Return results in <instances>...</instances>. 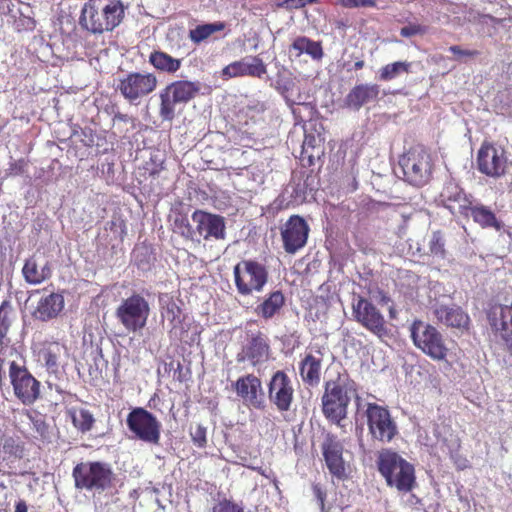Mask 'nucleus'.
Here are the masks:
<instances>
[{
    "instance_id": "f257e3e1",
    "label": "nucleus",
    "mask_w": 512,
    "mask_h": 512,
    "mask_svg": "<svg viewBox=\"0 0 512 512\" xmlns=\"http://www.w3.org/2000/svg\"><path fill=\"white\" fill-rule=\"evenodd\" d=\"M126 9L122 0H88L82 7L79 23L92 34L112 32L123 22Z\"/></svg>"
},
{
    "instance_id": "f03ea898",
    "label": "nucleus",
    "mask_w": 512,
    "mask_h": 512,
    "mask_svg": "<svg viewBox=\"0 0 512 512\" xmlns=\"http://www.w3.org/2000/svg\"><path fill=\"white\" fill-rule=\"evenodd\" d=\"M377 468L387 486L409 493L417 485L415 467L392 449H383L377 457Z\"/></svg>"
},
{
    "instance_id": "7ed1b4c3",
    "label": "nucleus",
    "mask_w": 512,
    "mask_h": 512,
    "mask_svg": "<svg viewBox=\"0 0 512 512\" xmlns=\"http://www.w3.org/2000/svg\"><path fill=\"white\" fill-rule=\"evenodd\" d=\"M357 393V386L348 374H339L335 380L325 382L322 395V412L330 422L341 426L347 417L351 394Z\"/></svg>"
},
{
    "instance_id": "20e7f679",
    "label": "nucleus",
    "mask_w": 512,
    "mask_h": 512,
    "mask_svg": "<svg viewBox=\"0 0 512 512\" xmlns=\"http://www.w3.org/2000/svg\"><path fill=\"white\" fill-rule=\"evenodd\" d=\"M8 378L15 398L24 406H31L41 398V382L30 372L26 360L8 361Z\"/></svg>"
},
{
    "instance_id": "39448f33",
    "label": "nucleus",
    "mask_w": 512,
    "mask_h": 512,
    "mask_svg": "<svg viewBox=\"0 0 512 512\" xmlns=\"http://www.w3.org/2000/svg\"><path fill=\"white\" fill-rule=\"evenodd\" d=\"M74 485L79 490L102 493L113 486L114 473L107 463L87 461L78 463L72 471Z\"/></svg>"
},
{
    "instance_id": "423d86ee",
    "label": "nucleus",
    "mask_w": 512,
    "mask_h": 512,
    "mask_svg": "<svg viewBox=\"0 0 512 512\" xmlns=\"http://www.w3.org/2000/svg\"><path fill=\"white\" fill-rule=\"evenodd\" d=\"M200 83L190 80H175L159 93V116L163 121L172 122L176 115V105L186 104L200 92Z\"/></svg>"
},
{
    "instance_id": "0eeeda50",
    "label": "nucleus",
    "mask_w": 512,
    "mask_h": 512,
    "mask_svg": "<svg viewBox=\"0 0 512 512\" xmlns=\"http://www.w3.org/2000/svg\"><path fill=\"white\" fill-rule=\"evenodd\" d=\"M234 284L241 296L261 293L268 283L267 267L255 259H243L233 268Z\"/></svg>"
},
{
    "instance_id": "6e6552de",
    "label": "nucleus",
    "mask_w": 512,
    "mask_h": 512,
    "mask_svg": "<svg viewBox=\"0 0 512 512\" xmlns=\"http://www.w3.org/2000/svg\"><path fill=\"white\" fill-rule=\"evenodd\" d=\"M404 179L413 186L421 187L429 182L432 176L433 162L428 150L416 145L411 147L399 159Z\"/></svg>"
},
{
    "instance_id": "1a4fd4ad",
    "label": "nucleus",
    "mask_w": 512,
    "mask_h": 512,
    "mask_svg": "<svg viewBox=\"0 0 512 512\" xmlns=\"http://www.w3.org/2000/svg\"><path fill=\"white\" fill-rule=\"evenodd\" d=\"M413 344L435 361L446 360L449 348L443 335L433 325L422 320H414L410 327Z\"/></svg>"
},
{
    "instance_id": "9d476101",
    "label": "nucleus",
    "mask_w": 512,
    "mask_h": 512,
    "mask_svg": "<svg viewBox=\"0 0 512 512\" xmlns=\"http://www.w3.org/2000/svg\"><path fill=\"white\" fill-rule=\"evenodd\" d=\"M151 312L149 301L139 293L123 299L115 310V317L128 332H137L146 325Z\"/></svg>"
},
{
    "instance_id": "9b49d317",
    "label": "nucleus",
    "mask_w": 512,
    "mask_h": 512,
    "mask_svg": "<svg viewBox=\"0 0 512 512\" xmlns=\"http://www.w3.org/2000/svg\"><path fill=\"white\" fill-rule=\"evenodd\" d=\"M477 169L491 178H500L507 173L509 160L505 149L496 143L483 141L476 157Z\"/></svg>"
},
{
    "instance_id": "f8f14e48",
    "label": "nucleus",
    "mask_w": 512,
    "mask_h": 512,
    "mask_svg": "<svg viewBox=\"0 0 512 512\" xmlns=\"http://www.w3.org/2000/svg\"><path fill=\"white\" fill-rule=\"evenodd\" d=\"M158 80L154 73L130 72L119 80L117 90L131 104L151 94L157 87Z\"/></svg>"
},
{
    "instance_id": "ddd939ff",
    "label": "nucleus",
    "mask_w": 512,
    "mask_h": 512,
    "mask_svg": "<svg viewBox=\"0 0 512 512\" xmlns=\"http://www.w3.org/2000/svg\"><path fill=\"white\" fill-rule=\"evenodd\" d=\"M129 430L141 441L157 445L161 438V423L148 410L137 407L126 419Z\"/></svg>"
},
{
    "instance_id": "4468645a",
    "label": "nucleus",
    "mask_w": 512,
    "mask_h": 512,
    "mask_svg": "<svg viewBox=\"0 0 512 512\" xmlns=\"http://www.w3.org/2000/svg\"><path fill=\"white\" fill-rule=\"evenodd\" d=\"M366 417L369 433L380 442H391L398 433L390 411L377 403H368Z\"/></svg>"
},
{
    "instance_id": "2eb2a0df",
    "label": "nucleus",
    "mask_w": 512,
    "mask_h": 512,
    "mask_svg": "<svg viewBox=\"0 0 512 512\" xmlns=\"http://www.w3.org/2000/svg\"><path fill=\"white\" fill-rule=\"evenodd\" d=\"M354 319L378 338L388 336L385 318L380 310L368 299L358 296L352 303Z\"/></svg>"
},
{
    "instance_id": "dca6fc26",
    "label": "nucleus",
    "mask_w": 512,
    "mask_h": 512,
    "mask_svg": "<svg viewBox=\"0 0 512 512\" xmlns=\"http://www.w3.org/2000/svg\"><path fill=\"white\" fill-rule=\"evenodd\" d=\"M325 465L333 478L339 481L348 479L351 469L343 458V443L334 434L328 433L321 444Z\"/></svg>"
},
{
    "instance_id": "f3484780",
    "label": "nucleus",
    "mask_w": 512,
    "mask_h": 512,
    "mask_svg": "<svg viewBox=\"0 0 512 512\" xmlns=\"http://www.w3.org/2000/svg\"><path fill=\"white\" fill-rule=\"evenodd\" d=\"M310 227L299 215H291L280 229L283 249L288 254H296L308 241Z\"/></svg>"
},
{
    "instance_id": "a211bd4d",
    "label": "nucleus",
    "mask_w": 512,
    "mask_h": 512,
    "mask_svg": "<svg viewBox=\"0 0 512 512\" xmlns=\"http://www.w3.org/2000/svg\"><path fill=\"white\" fill-rule=\"evenodd\" d=\"M439 199L442 206L448 209L451 214L466 219L469 218V213H471L472 206L475 203L474 197L466 193L459 184L452 180L444 185Z\"/></svg>"
},
{
    "instance_id": "6ab92c4d",
    "label": "nucleus",
    "mask_w": 512,
    "mask_h": 512,
    "mask_svg": "<svg viewBox=\"0 0 512 512\" xmlns=\"http://www.w3.org/2000/svg\"><path fill=\"white\" fill-rule=\"evenodd\" d=\"M268 398L279 412L290 410L294 388L290 377L282 370L276 371L268 384Z\"/></svg>"
},
{
    "instance_id": "aec40b11",
    "label": "nucleus",
    "mask_w": 512,
    "mask_h": 512,
    "mask_svg": "<svg viewBox=\"0 0 512 512\" xmlns=\"http://www.w3.org/2000/svg\"><path fill=\"white\" fill-rule=\"evenodd\" d=\"M191 217L196 224L195 232L204 240L220 241L226 239V222L223 216L197 209Z\"/></svg>"
},
{
    "instance_id": "412c9836",
    "label": "nucleus",
    "mask_w": 512,
    "mask_h": 512,
    "mask_svg": "<svg viewBox=\"0 0 512 512\" xmlns=\"http://www.w3.org/2000/svg\"><path fill=\"white\" fill-rule=\"evenodd\" d=\"M234 389L237 395L249 406L259 410L265 408L262 382L254 374L239 377L234 383Z\"/></svg>"
},
{
    "instance_id": "4be33fe9",
    "label": "nucleus",
    "mask_w": 512,
    "mask_h": 512,
    "mask_svg": "<svg viewBox=\"0 0 512 512\" xmlns=\"http://www.w3.org/2000/svg\"><path fill=\"white\" fill-rule=\"evenodd\" d=\"M267 73V67L259 56H248L234 61L222 69V76L229 78L253 77L262 78Z\"/></svg>"
},
{
    "instance_id": "5701e85b",
    "label": "nucleus",
    "mask_w": 512,
    "mask_h": 512,
    "mask_svg": "<svg viewBox=\"0 0 512 512\" xmlns=\"http://www.w3.org/2000/svg\"><path fill=\"white\" fill-rule=\"evenodd\" d=\"M489 324L507 346L512 345V301L510 305H496L488 313Z\"/></svg>"
},
{
    "instance_id": "b1692460",
    "label": "nucleus",
    "mask_w": 512,
    "mask_h": 512,
    "mask_svg": "<svg viewBox=\"0 0 512 512\" xmlns=\"http://www.w3.org/2000/svg\"><path fill=\"white\" fill-rule=\"evenodd\" d=\"M22 276L29 285H39L52 277V264L48 260H41L37 252L24 261Z\"/></svg>"
},
{
    "instance_id": "393cba45",
    "label": "nucleus",
    "mask_w": 512,
    "mask_h": 512,
    "mask_svg": "<svg viewBox=\"0 0 512 512\" xmlns=\"http://www.w3.org/2000/svg\"><path fill=\"white\" fill-rule=\"evenodd\" d=\"M380 87L377 84H357L345 96L343 107L359 111L365 104L379 97Z\"/></svg>"
},
{
    "instance_id": "a878e982",
    "label": "nucleus",
    "mask_w": 512,
    "mask_h": 512,
    "mask_svg": "<svg viewBox=\"0 0 512 512\" xmlns=\"http://www.w3.org/2000/svg\"><path fill=\"white\" fill-rule=\"evenodd\" d=\"M243 357L238 355V361L247 359L253 366L261 364L268 359L270 346L266 336L262 332H257L251 337L246 346L243 347Z\"/></svg>"
},
{
    "instance_id": "bb28decb",
    "label": "nucleus",
    "mask_w": 512,
    "mask_h": 512,
    "mask_svg": "<svg viewBox=\"0 0 512 512\" xmlns=\"http://www.w3.org/2000/svg\"><path fill=\"white\" fill-rule=\"evenodd\" d=\"M64 308V297L61 293L52 292L40 298L32 315L35 319L47 322L55 319Z\"/></svg>"
},
{
    "instance_id": "cd10ccee",
    "label": "nucleus",
    "mask_w": 512,
    "mask_h": 512,
    "mask_svg": "<svg viewBox=\"0 0 512 512\" xmlns=\"http://www.w3.org/2000/svg\"><path fill=\"white\" fill-rule=\"evenodd\" d=\"M434 315L442 324L459 330L469 328L470 318L460 307L440 305L435 308Z\"/></svg>"
},
{
    "instance_id": "c85d7f7f",
    "label": "nucleus",
    "mask_w": 512,
    "mask_h": 512,
    "mask_svg": "<svg viewBox=\"0 0 512 512\" xmlns=\"http://www.w3.org/2000/svg\"><path fill=\"white\" fill-rule=\"evenodd\" d=\"M322 370V358L308 353L299 363V374L302 381L311 387L320 383Z\"/></svg>"
},
{
    "instance_id": "c756f323",
    "label": "nucleus",
    "mask_w": 512,
    "mask_h": 512,
    "mask_svg": "<svg viewBox=\"0 0 512 512\" xmlns=\"http://www.w3.org/2000/svg\"><path fill=\"white\" fill-rule=\"evenodd\" d=\"M285 305V296L280 290L270 292L261 303L255 307V313L265 319L278 315Z\"/></svg>"
},
{
    "instance_id": "7c9ffc66",
    "label": "nucleus",
    "mask_w": 512,
    "mask_h": 512,
    "mask_svg": "<svg viewBox=\"0 0 512 512\" xmlns=\"http://www.w3.org/2000/svg\"><path fill=\"white\" fill-rule=\"evenodd\" d=\"M65 346L58 341L47 342L39 351V358L49 374H57L60 368V357Z\"/></svg>"
},
{
    "instance_id": "2f4dec72",
    "label": "nucleus",
    "mask_w": 512,
    "mask_h": 512,
    "mask_svg": "<svg viewBox=\"0 0 512 512\" xmlns=\"http://www.w3.org/2000/svg\"><path fill=\"white\" fill-rule=\"evenodd\" d=\"M148 61L157 71L172 75L182 67L181 58H175L161 50H153Z\"/></svg>"
},
{
    "instance_id": "473e14b6",
    "label": "nucleus",
    "mask_w": 512,
    "mask_h": 512,
    "mask_svg": "<svg viewBox=\"0 0 512 512\" xmlns=\"http://www.w3.org/2000/svg\"><path fill=\"white\" fill-rule=\"evenodd\" d=\"M24 455V445L18 438L6 434L0 429V459L13 461L21 459Z\"/></svg>"
},
{
    "instance_id": "72a5a7b5",
    "label": "nucleus",
    "mask_w": 512,
    "mask_h": 512,
    "mask_svg": "<svg viewBox=\"0 0 512 512\" xmlns=\"http://www.w3.org/2000/svg\"><path fill=\"white\" fill-rule=\"evenodd\" d=\"M473 221L482 228H493L500 230L502 227L501 222L497 219L495 213L487 206L481 203H474L469 213Z\"/></svg>"
},
{
    "instance_id": "f704fd0d",
    "label": "nucleus",
    "mask_w": 512,
    "mask_h": 512,
    "mask_svg": "<svg viewBox=\"0 0 512 512\" xmlns=\"http://www.w3.org/2000/svg\"><path fill=\"white\" fill-rule=\"evenodd\" d=\"M320 139L313 134H306L302 144L301 160L312 166L324 154Z\"/></svg>"
},
{
    "instance_id": "c9c22d12",
    "label": "nucleus",
    "mask_w": 512,
    "mask_h": 512,
    "mask_svg": "<svg viewBox=\"0 0 512 512\" xmlns=\"http://www.w3.org/2000/svg\"><path fill=\"white\" fill-rule=\"evenodd\" d=\"M15 317V310L10 300H4L0 304V346L10 342L8 337Z\"/></svg>"
},
{
    "instance_id": "e433bc0d",
    "label": "nucleus",
    "mask_w": 512,
    "mask_h": 512,
    "mask_svg": "<svg viewBox=\"0 0 512 512\" xmlns=\"http://www.w3.org/2000/svg\"><path fill=\"white\" fill-rule=\"evenodd\" d=\"M226 28V24L221 21L213 22V23H205L197 25L195 28L189 30V39L194 44H200L201 42L207 40L214 33L221 32Z\"/></svg>"
},
{
    "instance_id": "4c0bfd02",
    "label": "nucleus",
    "mask_w": 512,
    "mask_h": 512,
    "mask_svg": "<svg viewBox=\"0 0 512 512\" xmlns=\"http://www.w3.org/2000/svg\"><path fill=\"white\" fill-rule=\"evenodd\" d=\"M292 49L297 51V56L305 53L315 60L323 57V49L320 42L313 41L305 36L297 37L292 43Z\"/></svg>"
},
{
    "instance_id": "58836bf2",
    "label": "nucleus",
    "mask_w": 512,
    "mask_h": 512,
    "mask_svg": "<svg viewBox=\"0 0 512 512\" xmlns=\"http://www.w3.org/2000/svg\"><path fill=\"white\" fill-rule=\"evenodd\" d=\"M73 426L80 432L86 433L90 431L94 425L95 419L93 414L84 408H71L67 411Z\"/></svg>"
},
{
    "instance_id": "ea45409f",
    "label": "nucleus",
    "mask_w": 512,
    "mask_h": 512,
    "mask_svg": "<svg viewBox=\"0 0 512 512\" xmlns=\"http://www.w3.org/2000/svg\"><path fill=\"white\" fill-rule=\"evenodd\" d=\"M172 230L174 233L181 235L186 240H194L196 234L193 230L187 215L176 213L172 220Z\"/></svg>"
},
{
    "instance_id": "a19ab883",
    "label": "nucleus",
    "mask_w": 512,
    "mask_h": 512,
    "mask_svg": "<svg viewBox=\"0 0 512 512\" xmlns=\"http://www.w3.org/2000/svg\"><path fill=\"white\" fill-rule=\"evenodd\" d=\"M411 63L405 61H397L387 64L380 69L379 78L382 81H390L401 73L410 71Z\"/></svg>"
},
{
    "instance_id": "79ce46f5",
    "label": "nucleus",
    "mask_w": 512,
    "mask_h": 512,
    "mask_svg": "<svg viewBox=\"0 0 512 512\" xmlns=\"http://www.w3.org/2000/svg\"><path fill=\"white\" fill-rule=\"evenodd\" d=\"M28 418L32 424V430L37 434L36 438L47 439L49 437V424L44 415L40 413H28Z\"/></svg>"
},
{
    "instance_id": "37998d69",
    "label": "nucleus",
    "mask_w": 512,
    "mask_h": 512,
    "mask_svg": "<svg viewBox=\"0 0 512 512\" xmlns=\"http://www.w3.org/2000/svg\"><path fill=\"white\" fill-rule=\"evenodd\" d=\"M429 251L432 255L444 259L446 257L445 239L441 231H434L429 241Z\"/></svg>"
},
{
    "instance_id": "c03bdc74",
    "label": "nucleus",
    "mask_w": 512,
    "mask_h": 512,
    "mask_svg": "<svg viewBox=\"0 0 512 512\" xmlns=\"http://www.w3.org/2000/svg\"><path fill=\"white\" fill-rule=\"evenodd\" d=\"M210 512H245V509L242 504L223 498L212 506Z\"/></svg>"
},
{
    "instance_id": "a18cd8bd",
    "label": "nucleus",
    "mask_w": 512,
    "mask_h": 512,
    "mask_svg": "<svg viewBox=\"0 0 512 512\" xmlns=\"http://www.w3.org/2000/svg\"><path fill=\"white\" fill-rule=\"evenodd\" d=\"M338 4L346 9L377 7L376 0H338Z\"/></svg>"
},
{
    "instance_id": "49530a36",
    "label": "nucleus",
    "mask_w": 512,
    "mask_h": 512,
    "mask_svg": "<svg viewBox=\"0 0 512 512\" xmlns=\"http://www.w3.org/2000/svg\"><path fill=\"white\" fill-rule=\"evenodd\" d=\"M207 429L201 424H197L193 431H191L192 442L199 448H204L207 445Z\"/></svg>"
},
{
    "instance_id": "de8ad7c7",
    "label": "nucleus",
    "mask_w": 512,
    "mask_h": 512,
    "mask_svg": "<svg viewBox=\"0 0 512 512\" xmlns=\"http://www.w3.org/2000/svg\"><path fill=\"white\" fill-rule=\"evenodd\" d=\"M28 161L24 158L9 163L7 172L10 176H20L26 173Z\"/></svg>"
},
{
    "instance_id": "09e8293b",
    "label": "nucleus",
    "mask_w": 512,
    "mask_h": 512,
    "mask_svg": "<svg viewBox=\"0 0 512 512\" xmlns=\"http://www.w3.org/2000/svg\"><path fill=\"white\" fill-rule=\"evenodd\" d=\"M426 33V27L416 23H410L401 28L400 35L402 37H412L415 35H423Z\"/></svg>"
},
{
    "instance_id": "8fccbe9b",
    "label": "nucleus",
    "mask_w": 512,
    "mask_h": 512,
    "mask_svg": "<svg viewBox=\"0 0 512 512\" xmlns=\"http://www.w3.org/2000/svg\"><path fill=\"white\" fill-rule=\"evenodd\" d=\"M449 51L456 56L457 60H461L462 58H474L480 54L478 50L463 49L459 45L450 46Z\"/></svg>"
},
{
    "instance_id": "3c124183",
    "label": "nucleus",
    "mask_w": 512,
    "mask_h": 512,
    "mask_svg": "<svg viewBox=\"0 0 512 512\" xmlns=\"http://www.w3.org/2000/svg\"><path fill=\"white\" fill-rule=\"evenodd\" d=\"M312 491L320 506L321 511L328 512V510L325 507L326 491L323 489L322 485L319 483L313 484Z\"/></svg>"
},
{
    "instance_id": "603ef678",
    "label": "nucleus",
    "mask_w": 512,
    "mask_h": 512,
    "mask_svg": "<svg viewBox=\"0 0 512 512\" xmlns=\"http://www.w3.org/2000/svg\"><path fill=\"white\" fill-rule=\"evenodd\" d=\"M166 313L169 321L174 322L176 317L179 316L180 308L176 304L172 303L167 306Z\"/></svg>"
},
{
    "instance_id": "864d4df0",
    "label": "nucleus",
    "mask_w": 512,
    "mask_h": 512,
    "mask_svg": "<svg viewBox=\"0 0 512 512\" xmlns=\"http://www.w3.org/2000/svg\"><path fill=\"white\" fill-rule=\"evenodd\" d=\"M115 228H119L121 238L126 234V224L124 220H112L110 222V229L114 230Z\"/></svg>"
},
{
    "instance_id": "5fc2aeb1",
    "label": "nucleus",
    "mask_w": 512,
    "mask_h": 512,
    "mask_svg": "<svg viewBox=\"0 0 512 512\" xmlns=\"http://www.w3.org/2000/svg\"><path fill=\"white\" fill-rule=\"evenodd\" d=\"M319 0H287V3L291 5L293 8H302L307 4L317 3Z\"/></svg>"
},
{
    "instance_id": "6e6d98bb",
    "label": "nucleus",
    "mask_w": 512,
    "mask_h": 512,
    "mask_svg": "<svg viewBox=\"0 0 512 512\" xmlns=\"http://www.w3.org/2000/svg\"><path fill=\"white\" fill-rule=\"evenodd\" d=\"M14 512H28V506L25 500L19 499L15 502V511Z\"/></svg>"
},
{
    "instance_id": "4d7b16f0",
    "label": "nucleus",
    "mask_w": 512,
    "mask_h": 512,
    "mask_svg": "<svg viewBox=\"0 0 512 512\" xmlns=\"http://www.w3.org/2000/svg\"><path fill=\"white\" fill-rule=\"evenodd\" d=\"M364 66H365V62L362 59H360L354 63L355 70H361L362 68H364Z\"/></svg>"
},
{
    "instance_id": "13d9d810",
    "label": "nucleus",
    "mask_w": 512,
    "mask_h": 512,
    "mask_svg": "<svg viewBox=\"0 0 512 512\" xmlns=\"http://www.w3.org/2000/svg\"><path fill=\"white\" fill-rule=\"evenodd\" d=\"M511 350H512V344L510 346H508Z\"/></svg>"
}]
</instances>
